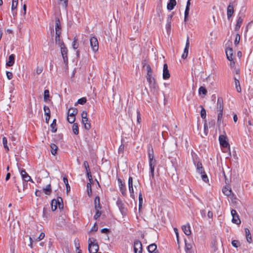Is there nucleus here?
<instances>
[{"mask_svg": "<svg viewBox=\"0 0 253 253\" xmlns=\"http://www.w3.org/2000/svg\"><path fill=\"white\" fill-rule=\"evenodd\" d=\"M223 101L222 97H218L217 100L216 113H217V124L219 126L222 121Z\"/></svg>", "mask_w": 253, "mask_h": 253, "instance_id": "f257e3e1", "label": "nucleus"}, {"mask_svg": "<svg viewBox=\"0 0 253 253\" xmlns=\"http://www.w3.org/2000/svg\"><path fill=\"white\" fill-rule=\"evenodd\" d=\"M88 250L89 253H97L99 250V246L96 239L89 238L88 240Z\"/></svg>", "mask_w": 253, "mask_h": 253, "instance_id": "f03ea898", "label": "nucleus"}, {"mask_svg": "<svg viewBox=\"0 0 253 253\" xmlns=\"http://www.w3.org/2000/svg\"><path fill=\"white\" fill-rule=\"evenodd\" d=\"M51 209L52 211H55L57 207H58L60 210L63 209V199L60 197H58L56 199H54L51 201Z\"/></svg>", "mask_w": 253, "mask_h": 253, "instance_id": "7ed1b4c3", "label": "nucleus"}, {"mask_svg": "<svg viewBox=\"0 0 253 253\" xmlns=\"http://www.w3.org/2000/svg\"><path fill=\"white\" fill-rule=\"evenodd\" d=\"M149 165L150 167V179L154 178V169L156 165V160L154 158H149Z\"/></svg>", "mask_w": 253, "mask_h": 253, "instance_id": "20e7f679", "label": "nucleus"}, {"mask_svg": "<svg viewBox=\"0 0 253 253\" xmlns=\"http://www.w3.org/2000/svg\"><path fill=\"white\" fill-rule=\"evenodd\" d=\"M146 79L149 83L150 88H153L155 90L158 89V85L156 84L155 79L152 77V75H146Z\"/></svg>", "mask_w": 253, "mask_h": 253, "instance_id": "39448f33", "label": "nucleus"}, {"mask_svg": "<svg viewBox=\"0 0 253 253\" xmlns=\"http://www.w3.org/2000/svg\"><path fill=\"white\" fill-rule=\"evenodd\" d=\"M90 45L92 50L94 52H96L98 50V42L97 38L95 37H91L90 38Z\"/></svg>", "mask_w": 253, "mask_h": 253, "instance_id": "423d86ee", "label": "nucleus"}, {"mask_svg": "<svg viewBox=\"0 0 253 253\" xmlns=\"http://www.w3.org/2000/svg\"><path fill=\"white\" fill-rule=\"evenodd\" d=\"M60 47V51H61L62 56V58L63 59V61L65 64H67L68 61V49L66 47L65 44L61 45Z\"/></svg>", "mask_w": 253, "mask_h": 253, "instance_id": "0eeeda50", "label": "nucleus"}, {"mask_svg": "<svg viewBox=\"0 0 253 253\" xmlns=\"http://www.w3.org/2000/svg\"><path fill=\"white\" fill-rule=\"evenodd\" d=\"M220 135L219 136V142L220 145L223 148H227L229 147V144L228 142V139L227 136L225 134Z\"/></svg>", "mask_w": 253, "mask_h": 253, "instance_id": "6e6552de", "label": "nucleus"}, {"mask_svg": "<svg viewBox=\"0 0 253 253\" xmlns=\"http://www.w3.org/2000/svg\"><path fill=\"white\" fill-rule=\"evenodd\" d=\"M116 204L118 207L120 211L122 213L123 215H125L126 214L127 209L125 208V205L123 201L120 199L118 198L117 202Z\"/></svg>", "mask_w": 253, "mask_h": 253, "instance_id": "1a4fd4ad", "label": "nucleus"}, {"mask_svg": "<svg viewBox=\"0 0 253 253\" xmlns=\"http://www.w3.org/2000/svg\"><path fill=\"white\" fill-rule=\"evenodd\" d=\"M117 181L120 192L124 196H126L127 194L125 183L119 178L117 179Z\"/></svg>", "mask_w": 253, "mask_h": 253, "instance_id": "9d476101", "label": "nucleus"}, {"mask_svg": "<svg viewBox=\"0 0 253 253\" xmlns=\"http://www.w3.org/2000/svg\"><path fill=\"white\" fill-rule=\"evenodd\" d=\"M128 190L130 193V196L131 198L134 199L135 195L133 187V178L132 177L129 176L128 180Z\"/></svg>", "mask_w": 253, "mask_h": 253, "instance_id": "9b49d317", "label": "nucleus"}, {"mask_svg": "<svg viewBox=\"0 0 253 253\" xmlns=\"http://www.w3.org/2000/svg\"><path fill=\"white\" fill-rule=\"evenodd\" d=\"M19 171L20 172V174L21 175L22 179L25 182L28 181H31L32 182L34 183V181L31 178V176L29 175V174L27 173L25 169H19Z\"/></svg>", "mask_w": 253, "mask_h": 253, "instance_id": "f8f14e48", "label": "nucleus"}, {"mask_svg": "<svg viewBox=\"0 0 253 253\" xmlns=\"http://www.w3.org/2000/svg\"><path fill=\"white\" fill-rule=\"evenodd\" d=\"M134 253H142V245L141 242L138 240L134 242Z\"/></svg>", "mask_w": 253, "mask_h": 253, "instance_id": "ddd939ff", "label": "nucleus"}, {"mask_svg": "<svg viewBox=\"0 0 253 253\" xmlns=\"http://www.w3.org/2000/svg\"><path fill=\"white\" fill-rule=\"evenodd\" d=\"M232 216V222L236 224L241 223L240 219H239V215L236 210L232 209L231 211Z\"/></svg>", "mask_w": 253, "mask_h": 253, "instance_id": "4468645a", "label": "nucleus"}, {"mask_svg": "<svg viewBox=\"0 0 253 253\" xmlns=\"http://www.w3.org/2000/svg\"><path fill=\"white\" fill-rule=\"evenodd\" d=\"M189 46H190L189 38L188 36H187L185 46V48L184 49L183 53L181 56L182 58L185 59L187 58V57L188 56V50H189Z\"/></svg>", "mask_w": 253, "mask_h": 253, "instance_id": "2eb2a0df", "label": "nucleus"}, {"mask_svg": "<svg viewBox=\"0 0 253 253\" xmlns=\"http://www.w3.org/2000/svg\"><path fill=\"white\" fill-rule=\"evenodd\" d=\"M170 78V73L168 69V66L165 64L163 66V78L164 80H168Z\"/></svg>", "mask_w": 253, "mask_h": 253, "instance_id": "dca6fc26", "label": "nucleus"}, {"mask_svg": "<svg viewBox=\"0 0 253 253\" xmlns=\"http://www.w3.org/2000/svg\"><path fill=\"white\" fill-rule=\"evenodd\" d=\"M243 19L242 17V16L240 15V13H239L237 17V20L236 24L235 25V31H238L241 26V25L243 23Z\"/></svg>", "mask_w": 253, "mask_h": 253, "instance_id": "f3484780", "label": "nucleus"}, {"mask_svg": "<svg viewBox=\"0 0 253 253\" xmlns=\"http://www.w3.org/2000/svg\"><path fill=\"white\" fill-rule=\"evenodd\" d=\"M225 52L227 58L228 60L232 61L233 59V50L232 48L229 47L226 49Z\"/></svg>", "mask_w": 253, "mask_h": 253, "instance_id": "a211bd4d", "label": "nucleus"}, {"mask_svg": "<svg viewBox=\"0 0 253 253\" xmlns=\"http://www.w3.org/2000/svg\"><path fill=\"white\" fill-rule=\"evenodd\" d=\"M55 34L61 33V27L59 18L56 17L55 19Z\"/></svg>", "mask_w": 253, "mask_h": 253, "instance_id": "6ab92c4d", "label": "nucleus"}, {"mask_svg": "<svg viewBox=\"0 0 253 253\" xmlns=\"http://www.w3.org/2000/svg\"><path fill=\"white\" fill-rule=\"evenodd\" d=\"M234 11L233 6L231 4V3H230L227 9V15L228 20H229L230 18L232 16V15L234 13Z\"/></svg>", "mask_w": 253, "mask_h": 253, "instance_id": "aec40b11", "label": "nucleus"}, {"mask_svg": "<svg viewBox=\"0 0 253 253\" xmlns=\"http://www.w3.org/2000/svg\"><path fill=\"white\" fill-rule=\"evenodd\" d=\"M157 248V245L154 243L150 244L147 247L148 251L149 253H159Z\"/></svg>", "mask_w": 253, "mask_h": 253, "instance_id": "412c9836", "label": "nucleus"}, {"mask_svg": "<svg viewBox=\"0 0 253 253\" xmlns=\"http://www.w3.org/2000/svg\"><path fill=\"white\" fill-rule=\"evenodd\" d=\"M15 62V55L11 54L8 57V60L6 63V65L8 67L12 66Z\"/></svg>", "mask_w": 253, "mask_h": 253, "instance_id": "4be33fe9", "label": "nucleus"}, {"mask_svg": "<svg viewBox=\"0 0 253 253\" xmlns=\"http://www.w3.org/2000/svg\"><path fill=\"white\" fill-rule=\"evenodd\" d=\"M61 33L55 34V43L59 46L65 44L63 41L60 39V35Z\"/></svg>", "mask_w": 253, "mask_h": 253, "instance_id": "5701e85b", "label": "nucleus"}, {"mask_svg": "<svg viewBox=\"0 0 253 253\" xmlns=\"http://www.w3.org/2000/svg\"><path fill=\"white\" fill-rule=\"evenodd\" d=\"M182 229L184 233L187 236L190 235L191 233L189 224L183 225L182 226Z\"/></svg>", "mask_w": 253, "mask_h": 253, "instance_id": "b1692460", "label": "nucleus"}, {"mask_svg": "<svg viewBox=\"0 0 253 253\" xmlns=\"http://www.w3.org/2000/svg\"><path fill=\"white\" fill-rule=\"evenodd\" d=\"M176 4V0H169L167 4V8L169 10H172Z\"/></svg>", "mask_w": 253, "mask_h": 253, "instance_id": "393cba45", "label": "nucleus"}, {"mask_svg": "<svg viewBox=\"0 0 253 253\" xmlns=\"http://www.w3.org/2000/svg\"><path fill=\"white\" fill-rule=\"evenodd\" d=\"M234 83H235V88L238 92H241V87L240 86V81L238 79H237L236 77L234 78Z\"/></svg>", "mask_w": 253, "mask_h": 253, "instance_id": "a878e982", "label": "nucleus"}, {"mask_svg": "<svg viewBox=\"0 0 253 253\" xmlns=\"http://www.w3.org/2000/svg\"><path fill=\"white\" fill-rule=\"evenodd\" d=\"M50 211L49 209L47 207H43V213L42 216L44 218H45L46 219H48L50 215H49Z\"/></svg>", "mask_w": 253, "mask_h": 253, "instance_id": "bb28decb", "label": "nucleus"}, {"mask_svg": "<svg viewBox=\"0 0 253 253\" xmlns=\"http://www.w3.org/2000/svg\"><path fill=\"white\" fill-rule=\"evenodd\" d=\"M86 119H84L82 118V122L84 125V128L86 130H89L91 127L90 124L88 122V120L87 118H85Z\"/></svg>", "mask_w": 253, "mask_h": 253, "instance_id": "cd10ccee", "label": "nucleus"}, {"mask_svg": "<svg viewBox=\"0 0 253 253\" xmlns=\"http://www.w3.org/2000/svg\"><path fill=\"white\" fill-rule=\"evenodd\" d=\"M94 208L95 209L101 210V206L100 203V198L96 196L94 199Z\"/></svg>", "mask_w": 253, "mask_h": 253, "instance_id": "c85d7f7f", "label": "nucleus"}, {"mask_svg": "<svg viewBox=\"0 0 253 253\" xmlns=\"http://www.w3.org/2000/svg\"><path fill=\"white\" fill-rule=\"evenodd\" d=\"M245 233L247 242L249 243H251L252 242V239L250 230L248 228H246Z\"/></svg>", "mask_w": 253, "mask_h": 253, "instance_id": "c756f323", "label": "nucleus"}, {"mask_svg": "<svg viewBox=\"0 0 253 253\" xmlns=\"http://www.w3.org/2000/svg\"><path fill=\"white\" fill-rule=\"evenodd\" d=\"M146 61H144L142 62V64L143 65V67L145 66H146V70H147V75H152V71L151 69V68L150 67V65L149 64H146L145 63Z\"/></svg>", "mask_w": 253, "mask_h": 253, "instance_id": "7c9ffc66", "label": "nucleus"}, {"mask_svg": "<svg viewBox=\"0 0 253 253\" xmlns=\"http://www.w3.org/2000/svg\"><path fill=\"white\" fill-rule=\"evenodd\" d=\"M148 158H154L153 149L152 146L149 145L148 147Z\"/></svg>", "mask_w": 253, "mask_h": 253, "instance_id": "2f4dec72", "label": "nucleus"}, {"mask_svg": "<svg viewBox=\"0 0 253 253\" xmlns=\"http://www.w3.org/2000/svg\"><path fill=\"white\" fill-rule=\"evenodd\" d=\"M222 192L224 195L229 196L231 195L232 190H231V189H229L227 187H224L222 189Z\"/></svg>", "mask_w": 253, "mask_h": 253, "instance_id": "473e14b6", "label": "nucleus"}, {"mask_svg": "<svg viewBox=\"0 0 253 253\" xmlns=\"http://www.w3.org/2000/svg\"><path fill=\"white\" fill-rule=\"evenodd\" d=\"M50 148H51V153L52 155H55V154L57 153V151L58 149V147L55 144H51L50 145Z\"/></svg>", "mask_w": 253, "mask_h": 253, "instance_id": "72a5a7b5", "label": "nucleus"}, {"mask_svg": "<svg viewBox=\"0 0 253 253\" xmlns=\"http://www.w3.org/2000/svg\"><path fill=\"white\" fill-rule=\"evenodd\" d=\"M18 0H12L11 10L13 12V15H14L15 13L14 10L17 8V6L18 5Z\"/></svg>", "mask_w": 253, "mask_h": 253, "instance_id": "f704fd0d", "label": "nucleus"}, {"mask_svg": "<svg viewBox=\"0 0 253 253\" xmlns=\"http://www.w3.org/2000/svg\"><path fill=\"white\" fill-rule=\"evenodd\" d=\"M56 120L54 119L52 121V123L50 125V127L51 128V131L52 132H56L57 131V127H56Z\"/></svg>", "mask_w": 253, "mask_h": 253, "instance_id": "c9c22d12", "label": "nucleus"}, {"mask_svg": "<svg viewBox=\"0 0 253 253\" xmlns=\"http://www.w3.org/2000/svg\"><path fill=\"white\" fill-rule=\"evenodd\" d=\"M44 193L46 195H50L51 192V188L50 184H48L47 186L43 189Z\"/></svg>", "mask_w": 253, "mask_h": 253, "instance_id": "e433bc0d", "label": "nucleus"}, {"mask_svg": "<svg viewBox=\"0 0 253 253\" xmlns=\"http://www.w3.org/2000/svg\"><path fill=\"white\" fill-rule=\"evenodd\" d=\"M72 129L75 134L78 135L79 134V126L77 123H74L72 126Z\"/></svg>", "mask_w": 253, "mask_h": 253, "instance_id": "4c0bfd02", "label": "nucleus"}, {"mask_svg": "<svg viewBox=\"0 0 253 253\" xmlns=\"http://www.w3.org/2000/svg\"><path fill=\"white\" fill-rule=\"evenodd\" d=\"M2 143H3V147L4 148L5 151H6V152H8L9 148L7 145V138L5 137H3L2 138Z\"/></svg>", "mask_w": 253, "mask_h": 253, "instance_id": "58836bf2", "label": "nucleus"}, {"mask_svg": "<svg viewBox=\"0 0 253 253\" xmlns=\"http://www.w3.org/2000/svg\"><path fill=\"white\" fill-rule=\"evenodd\" d=\"M86 98L85 97H82L79 99H78L77 102L75 103V105H77L78 104L84 105L86 102Z\"/></svg>", "mask_w": 253, "mask_h": 253, "instance_id": "ea45409f", "label": "nucleus"}, {"mask_svg": "<svg viewBox=\"0 0 253 253\" xmlns=\"http://www.w3.org/2000/svg\"><path fill=\"white\" fill-rule=\"evenodd\" d=\"M87 194L89 197H91L92 195V190L91 183H87L86 185Z\"/></svg>", "mask_w": 253, "mask_h": 253, "instance_id": "a19ab883", "label": "nucleus"}, {"mask_svg": "<svg viewBox=\"0 0 253 253\" xmlns=\"http://www.w3.org/2000/svg\"><path fill=\"white\" fill-rule=\"evenodd\" d=\"M199 93L205 95L207 93V90L205 87L201 86L199 88Z\"/></svg>", "mask_w": 253, "mask_h": 253, "instance_id": "79ce46f5", "label": "nucleus"}, {"mask_svg": "<svg viewBox=\"0 0 253 253\" xmlns=\"http://www.w3.org/2000/svg\"><path fill=\"white\" fill-rule=\"evenodd\" d=\"M77 38L75 37L73 42L72 47L74 49H76L79 47V43L77 42Z\"/></svg>", "mask_w": 253, "mask_h": 253, "instance_id": "37998d69", "label": "nucleus"}, {"mask_svg": "<svg viewBox=\"0 0 253 253\" xmlns=\"http://www.w3.org/2000/svg\"><path fill=\"white\" fill-rule=\"evenodd\" d=\"M139 210H140V209L142 208V205L143 203V198H142V195L141 192H139Z\"/></svg>", "mask_w": 253, "mask_h": 253, "instance_id": "c03bdc74", "label": "nucleus"}, {"mask_svg": "<svg viewBox=\"0 0 253 253\" xmlns=\"http://www.w3.org/2000/svg\"><path fill=\"white\" fill-rule=\"evenodd\" d=\"M100 210L95 209L96 213L94 215V219L95 220L98 219L101 214V211H100Z\"/></svg>", "mask_w": 253, "mask_h": 253, "instance_id": "a18cd8bd", "label": "nucleus"}, {"mask_svg": "<svg viewBox=\"0 0 253 253\" xmlns=\"http://www.w3.org/2000/svg\"><path fill=\"white\" fill-rule=\"evenodd\" d=\"M192 156L193 157H194V155H192ZM193 161H194V163L195 164V165L196 166V169H199L200 168H201V167L203 166H202V164L201 162H196L195 159H194V158H193Z\"/></svg>", "mask_w": 253, "mask_h": 253, "instance_id": "49530a36", "label": "nucleus"}, {"mask_svg": "<svg viewBox=\"0 0 253 253\" xmlns=\"http://www.w3.org/2000/svg\"><path fill=\"white\" fill-rule=\"evenodd\" d=\"M201 107H202V109L200 112L201 118L203 119H205L206 118V111L202 106Z\"/></svg>", "mask_w": 253, "mask_h": 253, "instance_id": "de8ad7c7", "label": "nucleus"}, {"mask_svg": "<svg viewBox=\"0 0 253 253\" xmlns=\"http://www.w3.org/2000/svg\"><path fill=\"white\" fill-rule=\"evenodd\" d=\"M240 36L239 33H237L236 35V37H235V39L234 41L235 45H237V44H238L240 42Z\"/></svg>", "mask_w": 253, "mask_h": 253, "instance_id": "09e8293b", "label": "nucleus"}, {"mask_svg": "<svg viewBox=\"0 0 253 253\" xmlns=\"http://www.w3.org/2000/svg\"><path fill=\"white\" fill-rule=\"evenodd\" d=\"M201 175V177H202V180L205 182H207L209 181V178L208 177V176L206 174V173H205V172L203 173H201L200 174Z\"/></svg>", "mask_w": 253, "mask_h": 253, "instance_id": "8fccbe9b", "label": "nucleus"}, {"mask_svg": "<svg viewBox=\"0 0 253 253\" xmlns=\"http://www.w3.org/2000/svg\"><path fill=\"white\" fill-rule=\"evenodd\" d=\"M49 97V91L48 90L46 89L44 91V100H47Z\"/></svg>", "mask_w": 253, "mask_h": 253, "instance_id": "3c124183", "label": "nucleus"}, {"mask_svg": "<svg viewBox=\"0 0 253 253\" xmlns=\"http://www.w3.org/2000/svg\"><path fill=\"white\" fill-rule=\"evenodd\" d=\"M75 119H76L75 117H71V116H67V121L70 124L74 123L75 121Z\"/></svg>", "mask_w": 253, "mask_h": 253, "instance_id": "603ef678", "label": "nucleus"}, {"mask_svg": "<svg viewBox=\"0 0 253 253\" xmlns=\"http://www.w3.org/2000/svg\"><path fill=\"white\" fill-rule=\"evenodd\" d=\"M136 113H137V122L138 123L140 124L141 122V119L140 113L138 109L137 110Z\"/></svg>", "mask_w": 253, "mask_h": 253, "instance_id": "864d4df0", "label": "nucleus"}, {"mask_svg": "<svg viewBox=\"0 0 253 253\" xmlns=\"http://www.w3.org/2000/svg\"><path fill=\"white\" fill-rule=\"evenodd\" d=\"M166 29L167 32V33L169 34L171 31V23H167L166 25Z\"/></svg>", "mask_w": 253, "mask_h": 253, "instance_id": "5fc2aeb1", "label": "nucleus"}, {"mask_svg": "<svg viewBox=\"0 0 253 253\" xmlns=\"http://www.w3.org/2000/svg\"><path fill=\"white\" fill-rule=\"evenodd\" d=\"M69 112H71V113H73L76 115L78 114V109L76 108H70L69 110Z\"/></svg>", "mask_w": 253, "mask_h": 253, "instance_id": "6e6d98bb", "label": "nucleus"}, {"mask_svg": "<svg viewBox=\"0 0 253 253\" xmlns=\"http://www.w3.org/2000/svg\"><path fill=\"white\" fill-rule=\"evenodd\" d=\"M189 8L186 7L184 12V20L186 21L187 18L189 15Z\"/></svg>", "mask_w": 253, "mask_h": 253, "instance_id": "4d7b16f0", "label": "nucleus"}, {"mask_svg": "<svg viewBox=\"0 0 253 253\" xmlns=\"http://www.w3.org/2000/svg\"><path fill=\"white\" fill-rule=\"evenodd\" d=\"M86 175L87 176V177L88 178V180H89L90 183H92L93 182V180L92 178V176H91L90 170L89 171H86Z\"/></svg>", "mask_w": 253, "mask_h": 253, "instance_id": "13d9d810", "label": "nucleus"}, {"mask_svg": "<svg viewBox=\"0 0 253 253\" xmlns=\"http://www.w3.org/2000/svg\"><path fill=\"white\" fill-rule=\"evenodd\" d=\"M86 175L87 176V177L88 178V180H89L90 183H92L93 182V180L92 178V176H91L90 170L89 171H86Z\"/></svg>", "mask_w": 253, "mask_h": 253, "instance_id": "bf43d9fd", "label": "nucleus"}, {"mask_svg": "<svg viewBox=\"0 0 253 253\" xmlns=\"http://www.w3.org/2000/svg\"><path fill=\"white\" fill-rule=\"evenodd\" d=\"M43 71V67L42 66H38L36 68V72L38 75L40 74Z\"/></svg>", "mask_w": 253, "mask_h": 253, "instance_id": "052dcab7", "label": "nucleus"}, {"mask_svg": "<svg viewBox=\"0 0 253 253\" xmlns=\"http://www.w3.org/2000/svg\"><path fill=\"white\" fill-rule=\"evenodd\" d=\"M232 245L235 248H237L239 246L240 243L238 240H233L232 241Z\"/></svg>", "mask_w": 253, "mask_h": 253, "instance_id": "680f3d73", "label": "nucleus"}, {"mask_svg": "<svg viewBox=\"0 0 253 253\" xmlns=\"http://www.w3.org/2000/svg\"><path fill=\"white\" fill-rule=\"evenodd\" d=\"M44 236H45V234L44 233H43V232L41 233V234H40L39 237L37 238L36 241H40L42 240V239H43L44 238Z\"/></svg>", "mask_w": 253, "mask_h": 253, "instance_id": "e2e57ef3", "label": "nucleus"}, {"mask_svg": "<svg viewBox=\"0 0 253 253\" xmlns=\"http://www.w3.org/2000/svg\"><path fill=\"white\" fill-rule=\"evenodd\" d=\"M192 248V245L191 244L185 243V251H189L191 250Z\"/></svg>", "mask_w": 253, "mask_h": 253, "instance_id": "0e129e2a", "label": "nucleus"}, {"mask_svg": "<svg viewBox=\"0 0 253 253\" xmlns=\"http://www.w3.org/2000/svg\"><path fill=\"white\" fill-rule=\"evenodd\" d=\"M83 165L86 170V171H89L90 170L89 168V165H88V162L87 161H84Z\"/></svg>", "mask_w": 253, "mask_h": 253, "instance_id": "69168bd1", "label": "nucleus"}, {"mask_svg": "<svg viewBox=\"0 0 253 253\" xmlns=\"http://www.w3.org/2000/svg\"><path fill=\"white\" fill-rule=\"evenodd\" d=\"M6 74L8 80H11L13 78V74L12 72L7 71Z\"/></svg>", "mask_w": 253, "mask_h": 253, "instance_id": "338daca9", "label": "nucleus"}, {"mask_svg": "<svg viewBox=\"0 0 253 253\" xmlns=\"http://www.w3.org/2000/svg\"><path fill=\"white\" fill-rule=\"evenodd\" d=\"M124 147H125L124 145L123 144H122L119 148V150H118L119 153H123L124 150Z\"/></svg>", "mask_w": 253, "mask_h": 253, "instance_id": "774afa93", "label": "nucleus"}]
</instances>
